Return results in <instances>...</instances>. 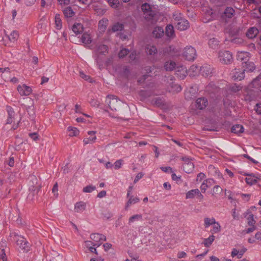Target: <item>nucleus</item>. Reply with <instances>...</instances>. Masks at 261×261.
I'll use <instances>...</instances> for the list:
<instances>
[{
    "instance_id": "obj_1",
    "label": "nucleus",
    "mask_w": 261,
    "mask_h": 261,
    "mask_svg": "<svg viewBox=\"0 0 261 261\" xmlns=\"http://www.w3.org/2000/svg\"><path fill=\"white\" fill-rule=\"evenodd\" d=\"M106 103L112 111H117L122 104L120 100L114 95H108L105 100Z\"/></svg>"
},
{
    "instance_id": "obj_2",
    "label": "nucleus",
    "mask_w": 261,
    "mask_h": 261,
    "mask_svg": "<svg viewBox=\"0 0 261 261\" xmlns=\"http://www.w3.org/2000/svg\"><path fill=\"white\" fill-rule=\"evenodd\" d=\"M219 61L225 64H229L232 61V55L229 51L220 50L218 53Z\"/></svg>"
},
{
    "instance_id": "obj_3",
    "label": "nucleus",
    "mask_w": 261,
    "mask_h": 261,
    "mask_svg": "<svg viewBox=\"0 0 261 261\" xmlns=\"http://www.w3.org/2000/svg\"><path fill=\"white\" fill-rule=\"evenodd\" d=\"M183 57L188 61H193L197 56L196 49L191 46H186L182 53Z\"/></svg>"
},
{
    "instance_id": "obj_4",
    "label": "nucleus",
    "mask_w": 261,
    "mask_h": 261,
    "mask_svg": "<svg viewBox=\"0 0 261 261\" xmlns=\"http://www.w3.org/2000/svg\"><path fill=\"white\" fill-rule=\"evenodd\" d=\"M182 160L184 162L182 165L184 170L187 173H191L194 168L193 163L187 157H183Z\"/></svg>"
},
{
    "instance_id": "obj_5",
    "label": "nucleus",
    "mask_w": 261,
    "mask_h": 261,
    "mask_svg": "<svg viewBox=\"0 0 261 261\" xmlns=\"http://www.w3.org/2000/svg\"><path fill=\"white\" fill-rule=\"evenodd\" d=\"M17 91L21 96H28L32 92L31 87L25 84L18 85Z\"/></svg>"
},
{
    "instance_id": "obj_6",
    "label": "nucleus",
    "mask_w": 261,
    "mask_h": 261,
    "mask_svg": "<svg viewBox=\"0 0 261 261\" xmlns=\"http://www.w3.org/2000/svg\"><path fill=\"white\" fill-rule=\"evenodd\" d=\"M16 243L24 251L28 252L30 250V244L24 238L20 237L16 241Z\"/></svg>"
},
{
    "instance_id": "obj_7",
    "label": "nucleus",
    "mask_w": 261,
    "mask_h": 261,
    "mask_svg": "<svg viewBox=\"0 0 261 261\" xmlns=\"http://www.w3.org/2000/svg\"><path fill=\"white\" fill-rule=\"evenodd\" d=\"M96 134V131L88 132V136L86 138H85L83 140L84 145L92 144L94 142H95L97 139Z\"/></svg>"
},
{
    "instance_id": "obj_8",
    "label": "nucleus",
    "mask_w": 261,
    "mask_h": 261,
    "mask_svg": "<svg viewBox=\"0 0 261 261\" xmlns=\"http://www.w3.org/2000/svg\"><path fill=\"white\" fill-rule=\"evenodd\" d=\"M234 14V10L231 7H227L221 15L223 20L227 21V19L231 18Z\"/></svg>"
},
{
    "instance_id": "obj_9",
    "label": "nucleus",
    "mask_w": 261,
    "mask_h": 261,
    "mask_svg": "<svg viewBox=\"0 0 261 261\" xmlns=\"http://www.w3.org/2000/svg\"><path fill=\"white\" fill-rule=\"evenodd\" d=\"M174 23L175 25V27L180 31H184L187 29L189 27L188 20L184 18L180 19V20L178 22H175Z\"/></svg>"
},
{
    "instance_id": "obj_10",
    "label": "nucleus",
    "mask_w": 261,
    "mask_h": 261,
    "mask_svg": "<svg viewBox=\"0 0 261 261\" xmlns=\"http://www.w3.org/2000/svg\"><path fill=\"white\" fill-rule=\"evenodd\" d=\"M248 176L245 178V181L248 185H252L257 182V180L259 179L260 176L258 175H255L253 173L246 174Z\"/></svg>"
},
{
    "instance_id": "obj_11",
    "label": "nucleus",
    "mask_w": 261,
    "mask_h": 261,
    "mask_svg": "<svg viewBox=\"0 0 261 261\" xmlns=\"http://www.w3.org/2000/svg\"><path fill=\"white\" fill-rule=\"evenodd\" d=\"M208 105V101L204 97H200L196 99L195 101V106L199 110L205 109Z\"/></svg>"
},
{
    "instance_id": "obj_12",
    "label": "nucleus",
    "mask_w": 261,
    "mask_h": 261,
    "mask_svg": "<svg viewBox=\"0 0 261 261\" xmlns=\"http://www.w3.org/2000/svg\"><path fill=\"white\" fill-rule=\"evenodd\" d=\"M232 77L234 80L241 81L245 77V72L243 70L235 69L232 71Z\"/></svg>"
},
{
    "instance_id": "obj_13",
    "label": "nucleus",
    "mask_w": 261,
    "mask_h": 261,
    "mask_svg": "<svg viewBox=\"0 0 261 261\" xmlns=\"http://www.w3.org/2000/svg\"><path fill=\"white\" fill-rule=\"evenodd\" d=\"M175 73L178 77L180 79H184L187 74V68L182 66H177L175 69Z\"/></svg>"
},
{
    "instance_id": "obj_14",
    "label": "nucleus",
    "mask_w": 261,
    "mask_h": 261,
    "mask_svg": "<svg viewBox=\"0 0 261 261\" xmlns=\"http://www.w3.org/2000/svg\"><path fill=\"white\" fill-rule=\"evenodd\" d=\"M215 184H216V181L213 179H207L201 184L200 189L203 193H204L208 188H210Z\"/></svg>"
},
{
    "instance_id": "obj_15",
    "label": "nucleus",
    "mask_w": 261,
    "mask_h": 261,
    "mask_svg": "<svg viewBox=\"0 0 261 261\" xmlns=\"http://www.w3.org/2000/svg\"><path fill=\"white\" fill-rule=\"evenodd\" d=\"M40 188L41 187L40 186H37L36 188H34V187H30L29 191L30 192L28 195V198L31 200H35L37 198V195L40 189Z\"/></svg>"
},
{
    "instance_id": "obj_16",
    "label": "nucleus",
    "mask_w": 261,
    "mask_h": 261,
    "mask_svg": "<svg viewBox=\"0 0 261 261\" xmlns=\"http://www.w3.org/2000/svg\"><path fill=\"white\" fill-rule=\"evenodd\" d=\"M85 246L87 248L89 251L92 253L97 254L96 248L98 247L96 243H95L90 241H85Z\"/></svg>"
},
{
    "instance_id": "obj_17",
    "label": "nucleus",
    "mask_w": 261,
    "mask_h": 261,
    "mask_svg": "<svg viewBox=\"0 0 261 261\" xmlns=\"http://www.w3.org/2000/svg\"><path fill=\"white\" fill-rule=\"evenodd\" d=\"M250 86L255 88L257 91L261 92V75L254 79L251 83Z\"/></svg>"
},
{
    "instance_id": "obj_18",
    "label": "nucleus",
    "mask_w": 261,
    "mask_h": 261,
    "mask_svg": "<svg viewBox=\"0 0 261 261\" xmlns=\"http://www.w3.org/2000/svg\"><path fill=\"white\" fill-rule=\"evenodd\" d=\"M242 65L243 69V71H249L251 72L254 70L255 69L254 64L252 62L248 61H245L244 62H242Z\"/></svg>"
},
{
    "instance_id": "obj_19",
    "label": "nucleus",
    "mask_w": 261,
    "mask_h": 261,
    "mask_svg": "<svg viewBox=\"0 0 261 261\" xmlns=\"http://www.w3.org/2000/svg\"><path fill=\"white\" fill-rule=\"evenodd\" d=\"M258 33V30L256 28L251 27L247 30L246 35L248 38L253 39L257 36Z\"/></svg>"
},
{
    "instance_id": "obj_20",
    "label": "nucleus",
    "mask_w": 261,
    "mask_h": 261,
    "mask_svg": "<svg viewBox=\"0 0 261 261\" xmlns=\"http://www.w3.org/2000/svg\"><path fill=\"white\" fill-rule=\"evenodd\" d=\"M200 72L204 76H210L212 73L213 69L210 66H203L200 68Z\"/></svg>"
},
{
    "instance_id": "obj_21",
    "label": "nucleus",
    "mask_w": 261,
    "mask_h": 261,
    "mask_svg": "<svg viewBox=\"0 0 261 261\" xmlns=\"http://www.w3.org/2000/svg\"><path fill=\"white\" fill-rule=\"evenodd\" d=\"M164 29L162 27H155L152 32L153 37L156 38H161L164 35Z\"/></svg>"
},
{
    "instance_id": "obj_22",
    "label": "nucleus",
    "mask_w": 261,
    "mask_h": 261,
    "mask_svg": "<svg viewBox=\"0 0 261 261\" xmlns=\"http://www.w3.org/2000/svg\"><path fill=\"white\" fill-rule=\"evenodd\" d=\"M249 53L248 52H238L237 55V58L238 60L244 62L245 61L249 60Z\"/></svg>"
},
{
    "instance_id": "obj_23",
    "label": "nucleus",
    "mask_w": 261,
    "mask_h": 261,
    "mask_svg": "<svg viewBox=\"0 0 261 261\" xmlns=\"http://www.w3.org/2000/svg\"><path fill=\"white\" fill-rule=\"evenodd\" d=\"M30 180V187H34L36 188L37 186L41 187L40 184L39 183V180L34 175H31L29 177Z\"/></svg>"
},
{
    "instance_id": "obj_24",
    "label": "nucleus",
    "mask_w": 261,
    "mask_h": 261,
    "mask_svg": "<svg viewBox=\"0 0 261 261\" xmlns=\"http://www.w3.org/2000/svg\"><path fill=\"white\" fill-rule=\"evenodd\" d=\"M108 20L107 18H103L99 21V32H104L108 26Z\"/></svg>"
},
{
    "instance_id": "obj_25",
    "label": "nucleus",
    "mask_w": 261,
    "mask_h": 261,
    "mask_svg": "<svg viewBox=\"0 0 261 261\" xmlns=\"http://www.w3.org/2000/svg\"><path fill=\"white\" fill-rule=\"evenodd\" d=\"M176 66L175 62L172 61H167L164 64L165 69L169 71L175 70Z\"/></svg>"
},
{
    "instance_id": "obj_26",
    "label": "nucleus",
    "mask_w": 261,
    "mask_h": 261,
    "mask_svg": "<svg viewBox=\"0 0 261 261\" xmlns=\"http://www.w3.org/2000/svg\"><path fill=\"white\" fill-rule=\"evenodd\" d=\"M145 51L149 55H154L157 53V49L155 46L148 44L146 46Z\"/></svg>"
},
{
    "instance_id": "obj_27",
    "label": "nucleus",
    "mask_w": 261,
    "mask_h": 261,
    "mask_svg": "<svg viewBox=\"0 0 261 261\" xmlns=\"http://www.w3.org/2000/svg\"><path fill=\"white\" fill-rule=\"evenodd\" d=\"M72 31L76 34H79L83 32V27L80 23H75L72 27Z\"/></svg>"
},
{
    "instance_id": "obj_28",
    "label": "nucleus",
    "mask_w": 261,
    "mask_h": 261,
    "mask_svg": "<svg viewBox=\"0 0 261 261\" xmlns=\"http://www.w3.org/2000/svg\"><path fill=\"white\" fill-rule=\"evenodd\" d=\"M141 100H143L146 98L150 96L152 94V92L149 90H141L139 93Z\"/></svg>"
},
{
    "instance_id": "obj_29",
    "label": "nucleus",
    "mask_w": 261,
    "mask_h": 261,
    "mask_svg": "<svg viewBox=\"0 0 261 261\" xmlns=\"http://www.w3.org/2000/svg\"><path fill=\"white\" fill-rule=\"evenodd\" d=\"M142 220V215L141 214H136L130 217L128 219V224L131 225L135 221Z\"/></svg>"
},
{
    "instance_id": "obj_30",
    "label": "nucleus",
    "mask_w": 261,
    "mask_h": 261,
    "mask_svg": "<svg viewBox=\"0 0 261 261\" xmlns=\"http://www.w3.org/2000/svg\"><path fill=\"white\" fill-rule=\"evenodd\" d=\"M231 132L236 134L242 133L244 132V127L242 125L236 124L232 127Z\"/></svg>"
},
{
    "instance_id": "obj_31",
    "label": "nucleus",
    "mask_w": 261,
    "mask_h": 261,
    "mask_svg": "<svg viewBox=\"0 0 261 261\" xmlns=\"http://www.w3.org/2000/svg\"><path fill=\"white\" fill-rule=\"evenodd\" d=\"M63 14L66 17H71L74 15V12L70 7H67L64 9Z\"/></svg>"
},
{
    "instance_id": "obj_32",
    "label": "nucleus",
    "mask_w": 261,
    "mask_h": 261,
    "mask_svg": "<svg viewBox=\"0 0 261 261\" xmlns=\"http://www.w3.org/2000/svg\"><path fill=\"white\" fill-rule=\"evenodd\" d=\"M8 37L11 42H14L17 40L19 37L18 32L16 31H13L9 36H8Z\"/></svg>"
},
{
    "instance_id": "obj_33",
    "label": "nucleus",
    "mask_w": 261,
    "mask_h": 261,
    "mask_svg": "<svg viewBox=\"0 0 261 261\" xmlns=\"http://www.w3.org/2000/svg\"><path fill=\"white\" fill-rule=\"evenodd\" d=\"M215 237L214 235L210 236L208 238L204 239L203 244L207 247H209L215 240Z\"/></svg>"
},
{
    "instance_id": "obj_34",
    "label": "nucleus",
    "mask_w": 261,
    "mask_h": 261,
    "mask_svg": "<svg viewBox=\"0 0 261 261\" xmlns=\"http://www.w3.org/2000/svg\"><path fill=\"white\" fill-rule=\"evenodd\" d=\"M208 43L210 47L213 49L217 48L219 45V41L214 38L210 39Z\"/></svg>"
},
{
    "instance_id": "obj_35",
    "label": "nucleus",
    "mask_w": 261,
    "mask_h": 261,
    "mask_svg": "<svg viewBox=\"0 0 261 261\" xmlns=\"http://www.w3.org/2000/svg\"><path fill=\"white\" fill-rule=\"evenodd\" d=\"M85 209V204L83 202H77L75 205V210L76 212H83Z\"/></svg>"
},
{
    "instance_id": "obj_36",
    "label": "nucleus",
    "mask_w": 261,
    "mask_h": 261,
    "mask_svg": "<svg viewBox=\"0 0 261 261\" xmlns=\"http://www.w3.org/2000/svg\"><path fill=\"white\" fill-rule=\"evenodd\" d=\"M155 14V12L153 10L143 14L144 18L148 21L153 19Z\"/></svg>"
},
{
    "instance_id": "obj_37",
    "label": "nucleus",
    "mask_w": 261,
    "mask_h": 261,
    "mask_svg": "<svg viewBox=\"0 0 261 261\" xmlns=\"http://www.w3.org/2000/svg\"><path fill=\"white\" fill-rule=\"evenodd\" d=\"M198 193V189H195L188 191L186 193V197L187 199H191L194 197V196Z\"/></svg>"
},
{
    "instance_id": "obj_38",
    "label": "nucleus",
    "mask_w": 261,
    "mask_h": 261,
    "mask_svg": "<svg viewBox=\"0 0 261 261\" xmlns=\"http://www.w3.org/2000/svg\"><path fill=\"white\" fill-rule=\"evenodd\" d=\"M204 225L205 228H207L210 225L216 223V221L215 219V218H205L204 220Z\"/></svg>"
},
{
    "instance_id": "obj_39",
    "label": "nucleus",
    "mask_w": 261,
    "mask_h": 261,
    "mask_svg": "<svg viewBox=\"0 0 261 261\" xmlns=\"http://www.w3.org/2000/svg\"><path fill=\"white\" fill-rule=\"evenodd\" d=\"M139 201V199L138 197H134L133 196H130L126 203L125 209L127 210V208L130 206V205L137 203Z\"/></svg>"
},
{
    "instance_id": "obj_40",
    "label": "nucleus",
    "mask_w": 261,
    "mask_h": 261,
    "mask_svg": "<svg viewBox=\"0 0 261 261\" xmlns=\"http://www.w3.org/2000/svg\"><path fill=\"white\" fill-rule=\"evenodd\" d=\"M166 34L167 36L172 37L174 34V28L172 25H168L166 28Z\"/></svg>"
},
{
    "instance_id": "obj_41",
    "label": "nucleus",
    "mask_w": 261,
    "mask_h": 261,
    "mask_svg": "<svg viewBox=\"0 0 261 261\" xmlns=\"http://www.w3.org/2000/svg\"><path fill=\"white\" fill-rule=\"evenodd\" d=\"M222 191V188H221L219 186L217 185L213 188L212 194V195L216 196L217 195L221 194Z\"/></svg>"
},
{
    "instance_id": "obj_42",
    "label": "nucleus",
    "mask_w": 261,
    "mask_h": 261,
    "mask_svg": "<svg viewBox=\"0 0 261 261\" xmlns=\"http://www.w3.org/2000/svg\"><path fill=\"white\" fill-rule=\"evenodd\" d=\"M81 40L82 42L85 44H88L91 42L90 35L85 33L82 35Z\"/></svg>"
},
{
    "instance_id": "obj_43",
    "label": "nucleus",
    "mask_w": 261,
    "mask_h": 261,
    "mask_svg": "<svg viewBox=\"0 0 261 261\" xmlns=\"http://www.w3.org/2000/svg\"><path fill=\"white\" fill-rule=\"evenodd\" d=\"M124 25L122 23L117 22L114 24L112 28L113 32H115L119 31H121L123 29Z\"/></svg>"
},
{
    "instance_id": "obj_44",
    "label": "nucleus",
    "mask_w": 261,
    "mask_h": 261,
    "mask_svg": "<svg viewBox=\"0 0 261 261\" xmlns=\"http://www.w3.org/2000/svg\"><path fill=\"white\" fill-rule=\"evenodd\" d=\"M151 103L157 107H161L164 105V101L160 98H155L151 101Z\"/></svg>"
},
{
    "instance_id": "obj_45",
    "label": "nucleus",
    "mask_w": 261,
    "mask_h": 261,
    "mask_svg": "<svg viewBox=\"0 0 261 261\" xmlns=\"http://www.w3.org/2000/svg\"><path fill=\"white\" fill-rule=\"evenodd\" d=\"M67 129L70 132L69 136L71 137L76 136L79 134V130L75 127L69 126Z\"/></svg>"
},
{
    "instance_id": "obj_46",
    "label": "nucleus",
    "mask_w": 261,
    "mask_h": 261,
    "mask_svg": "<svg viewBox=\"0 0 261 261\" xmlns=\"http://www.w3.org/2000/svg\"><path fill=\"white\" fill-rule=\"evenodd\" d=\"M217 88V86L214 84L210 83L206 87V91L208 93H213L216 91Z\"/></svg>"
},
{
    "instance_id": "obj_47",
    "label": "nucleus",
    "mask_w": 261,
    "mask_h": 261,
    "mask_svg": "<svg viewBox=\"0 0 261 261\" xmlns=\"http://www.w3.org/2000/svg\"><path fill=\"white\" fill-rule=\"evenodd\" d=\"M55 23L57 29H61L62 26L61 19L59 14H56L55 16Z\"/></svg>"
},
{
    "instance_id": "obj_48",
    "label": "nucleus",
    "mask_w": 261,
    "mask_h": 261,
    "mask_svg": "<svg viewBox=\"0 0 261 261\" xmlns=\"http://www.w3.org/2000/svg\"><path fill=\"white\" fill-rule=\"evenodd\" d=\"M141 9L143 12V14L147 13L148 11H152L150 5L146 3L142 5Z\"/></svg>"
},
{
    "instance_id": "obj_49",
    "label": "nucleus",
    "mask_w": 261,
    "mask_h": 261,
    "mask_svg": "<svg viewBox=\"0 0 261 261\" xmlns=\"http://www.w3.org/2000/svg\"><path fill=\"white\" fill-rule=\"evenodd\" d=\"M247 224L248 225H255L256 223L255 220L254 219V216L252 214L250 213L247 218Z\"/></svg>"
},
{
    "instance_id": "obj_50",
    "label": "nucleus",
    "mask_w": 261,
    "mask_h": 261,
    "mask_svg": "<svg viewBox=\"0 0 261 261\" xmlns=\"http://www.w3.org/2000/svg\"><path fill=\"white\" fill-rule=\"evenodd\" d=\"M96 190V187L92 185H89L83 188V191L85 193H91Z\"/></svg>"
},
{
    "instance_id": "obj_51",
    "label": "nucleus",
    "mask_w": 261,
    "mask_h": 261,
    "mask_svg": "<svg viewBox=\"0 0 261 261\" xmlns=\"http://www.w3.org/2000/svg\"><path fill=\"white\" fill-rule=\"evenodd\" d=\"M80 76L85 80L89 81L90 83H92L93 82L92 79L89 75H86L82 71H80Z\"/></svg>"
},
{
    "instance_id": "obj_52",
    "label": "nucleus",
    "mask_w": 261,
    "mask_h": 261,
    "mask_svg": "<svg viewBox=\"0 0 261 261\" xmlns=\"http://www.w3.org/2000/svg\"><path fill=\"white\" fill-rule=\"evenodd\" d=\"M214 226H213V229L211 231L212 233H217L220 231L221 230V226L218 222H216V223L214 224Z\"/></svg>"
},
{
    "instance_id": "obj_53",
    "label": "nucleus",
    "mask_w": 261,
    "mask_h": 261,
    "mask_svg": "<svg viewBox=\"0 0 261 261\" xmlns=\"http://www.w3.org/2000/svg\"><path fill=\"white\" fill-rule=\"evenodd\" d=\"M173 18L175 22L179 21V20H180V19H182L183 18L182 17L181 13L175 12L173 15Z\"/></svg>"
},
{
    "instance_id": "obj_54",
    "label": "nucleus",
    "mask_w": 261,
    "mask_h": 261,
    "mask_svg": "<svg viewBox=\"0 0 261 261\" xmlns=\"http://www.w3.org/2000/svg\"><path fill=\"white\" fill-rule=\"evenodd\" d=\"M241 88H242L241 86L235 84L231 85L229 89L231 91H232L233 92H237L240 91L241 89Z\"/></svg>"
},
{
    "instance_id": "obj_55",
    "label": "nucleus",
    "mask_w": 261,
    "mask_h": 261,
    "mask_svg": "<svg viewBox=\"0 0 261 261\" xmlns=\"http://www.w3.org/2000/svg\"><path fill=\"white\" fill-rule=\"evenodd\" d=\"M129 53V50L126 48L122 49L119 53V57L120 58H122L124 57L126 55H127Z\"/></svg>"
},
{
    "instance_id": "obj_56",
    "label": "nucleus",
    "mask_w": 261,
    "mask_h": 261,
    "mask_svg": "<svg viewBox=\"0 0 261 261\" xmlns=\"http://www.w3.org/2000/svg\"><path fill=\"white\" fill-rule=\"evenodd\" d=\"M108 3L109 5L113 8H117L119 5L118 0H109Z\"/></svg>"
},
{
    "instance_id": "obj_57",
    "label": "nucleus",
    "mask_w": 261,
    "mask_h": 261,
    "mask_svg": "<svg viewBox=\"0 0 261 261\" xmlns=\"http://www.w3.org/2000/svg\"><path fill=\"white\" fill-rule=\"evenodd\" d=\"M108 46L106 45H99V53L103 54L107 52Z\"/></svg>"
},
{
    "instance_id": "obj_58",
    "label": "nucleus",
    "mask_w": 261,
    "mask_h": 261,
    "mask_svg": "<svg viewBox=\"0 0 261 261\" xmlns=\"http://www.w3.org/2000/svg\"><path fill=\"white\" fill-rule=\"evenodd\" d=\"M122 160H117L116 161L115 163H114V168L116 170L119 169L121 168V165L122 164Z\"/></svg>"
},
{
    "instance_id": "obj_59",
    "label": "nucleus",
    "mask_w": 261,
    "mask_h": 261,
    "mask_svg": "<svg viewBox=\"0 0 261 261\" xmlns=\"http://www.w3.org/2000/svg\"><path fill=\"white\" fill-rule=\"evenodd\" d=\"M144 176V174L142 172L138 173L136 176L134 182L136 183L140 179H141Z\"/></svg>"
},
{
    "instance_id": "obj_60",
    "label": "nucleus",
    "mask_w": 261,
    "mask_h": 261,
    "mask_svg": "<svg viewBox=\"0 0 261 261\" xmlns=\"http://www.w3.org/2000/svg\"><path fill=\"white\" fill-rule=\"evenodd\" d=\"M102 215L103 219L106 220L109 219L112 216V214L109 211L106 212L105 213H102Z\"/></svg>"
},
{
    "instance_id": "obj_61",
    "label": "nucleus",
    "mask_w": 261,
    "mask_h": 261,
    "mask_svg": "<svg viewBox=\"0 0 261 261\" xmlns=\"http://www.w3.org/2000/svg\"><path fill=\"white\" fill-rule=\"evenodd\" d=\"M251 227L248 228L245 230V232L247 233H249L253 232L256 229V227L255 225H250Z\"/></svg>"
},
{
    "instance_id": "obj_62",
    "label": "nucleus",
    "mask_w": 261,
    "mask_h": 261,
    "mask_svg": "<svg viewBox=\"0 0 261 261\" xmlns=\"http://www.w3.org/2000/svg\"><path fill=\"white\" fill-rule=\"evenodd\" d=\"M29 136L34 141H36L38 139V135L36 133H30Z\"/></svg>"
},
{
    "instance_id": "obj_63",
    "label": "nucleus",
    "mask_w": 261,
    "mask_h": 261,
    "mask_svg": "<svg viewBox=\"0 0 261 261\" xmlns=\"http://www.w3.org/2000/svg\"><path fill=\"white\" fill-rule=\"evenodd\" d=\"M160 168L165 172H172V169L170 167H161Z\"/></svg>"
},
{
    "instance_id": "obj_64",
    "label": "nucleus",
    "mask_w": 261,
    "mask_h": 261,
    "mask_svg": "<svg viewBox=\"0 0 261 261\" xmlns=\"http://www.w3.org/2000/svg\"><path fill=\"white\" fill-rule=\"evenodd\" d=\"M241 196L244 200L248 201L250 199V195L246 194H241Z\"/></svg>"
}]
</instances>
